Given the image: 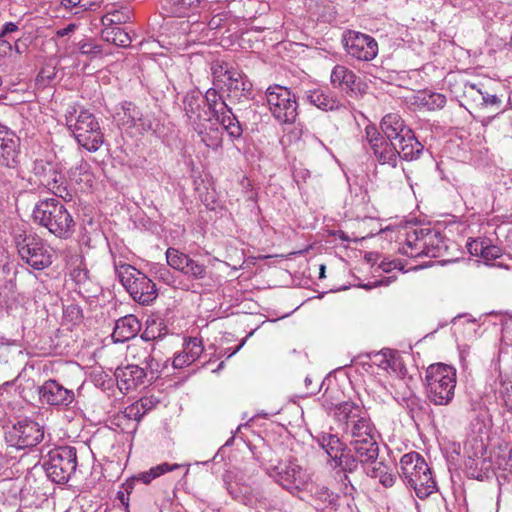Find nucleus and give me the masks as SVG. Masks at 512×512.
<instances>
[{
  "label": "nucleus",
  "mask_w": 512,
  "mask_h": 512,
  "mask_svg": "<svg viewBox=\"0 0 512 512\" xmlns=\"http://www.w3.org/2000/svg\"><path fill=\"white\" fill-rule=\"evenodd\" d=\"M383 135L374 125L365 128V139L381 164L397 165L398 158L412 161L422 154L424 146L397 113L386 114L380 123Z\"/></svg>",
  "instance_id": "1"
},
{
  "label": "nucleus",
  "mask_w": 512,
  "mask_h": 512,
  "mask_svg": "<svg viewBox=\"0 0 512 512\" xmlns=\"http://www.w3.org/2000/svg\"><path fill=\"white\" fill-rule=\"evenodd\" d=\"M411 226H386L378 234L398 243V251L411 258L443 257L448 250V240L436 228L411 230Z\"/></svg>",
  "instance_id": "2"
},
{
  "label": "nucleus",
  "mask_w": 512,
  "mask_h": 512,
  "mask_svg": "<svg viewBox=\"0 0 512 512\" xmlns=\"http://www.w3.org/2000/svg\"><path fill=\"white\" fill-rule=\"evenodd\" d=\"M399 476L415 491L420 499H425L437 490L436 481L424 457L418 452H409L400 459Z\"/></svg>",
  "instance_id": "3"
},
{
  "label": "nucleus",
  "mask_w": 512,
  "mask_h": 512,
  "mask_svg": "<svg viewBox=\"0 0 512 512\" xmlns=\"http://www.w3.org/2000/svg\"><path fill=\"white\" fill-rule=\"evenodd\" d=\"M66 125L73 133L79 145L89 152H96L102 146L104 136L93 113L87 109H80L75 106L67 109L65 114Z\"/></svg>",
  "instance_id": "4"
},
{
  "label": "nucleus",
  "mask_w": 512,
  "mask_h": 512,
  "mask_svg": "<svg viewBox=\"0 0 512 512\" xmlns=\"http://www.w3.org/2000/svg\"><path fill=\"white\" fill-rule=\"evenodd\" d=\"M335 418L342 424L343 435L348 443L376 436L367 412L354 402L346 401L337 405Z\"/></svg>",
  "instance_id": "5"
},
{
  "label": "nucleus",
  "mask_w": 512,
  "mask_h": 512,
  "mask_svg": "<svg viewBox=\"0 0 512 512\" xmlns=\"http://www.w3.org/2000/svg\"><path fill=\"white\" fill-rule=\"evenodd\" d=\"M266 472L275 483L292 495L308 491L312 485V474L295 458L269 465Z\"/></svg>",
  "instance_id": "6"
},
{
  "label": "nucleus",
  "mask_w": 512,
  "mask_h": 512,
  "mask_svg": "<svg viewBox=\"0 0 512 512\" xmlns=\"http://www.w3.org/2000/svg\"><path fill=\"white\" fill-rule=\"evenodd\" d=\"M427 397L435 405H448L454 398L456 370L446 364L436 363L426 371Z\"/></svg>",
  "instance_id": "7"
},
{
  "label": "nucleus",
  "mask_w": 512,
  "mask_h": 512,
  "mask_svg": "<svg viewBox=\"0 0 512 512\" xmlns=\"http://www.w3.org/2000/svg\"><path fill=\"white\" fill-rule=\"evenodd\" d=\"M119 280L134 301L149 305L157 298L155 283L135 267L124 264L117 270Z\"/></svg>",
  "instance_id": "8"
},
{
  "label": "nucleus",
  "mask_w": 512,
  "mask_h": 512,
  "mask_svg": "<svg viewBox=\"0 0 512 512\" xmlns=\"http://www.w3.org/2000/svg\"><path fill=\"white\" fill-rule=\"evenodd\" d=\"M32 172L38 179L39 184L49 192L62 198L64 201L72 200V190L60 164L42 159L35 160Z\"/></svg>",
  "instance_id": "9"
},
{
  "label": "nucleus",
  "mask_w": 512,
  "mask_h": 512,
  "mask_svg": "<svg viewBox=\"0 0 512 512\" xmlns=\"http://www.w3.org/2000/svg\"><path fill=\"white\" fill-rule=\"evenodd\" d=\"M77 467L76 449L71 446L58 447L51 450L43 462L47 477L54 483L68 482Z\"/></svg>",
  "instance_id": "10"
},
{
  "label": "nucleus",
  "mask_w": 512,
  "mask_h": 512,
  "mask_svg": "<svg viewBox=\"0 0 512 512\" xmlns=\"http://www.w3.org/2000/svg\"><path fill=\"white\" fill-rule=\"evenodd\" d=\"M212 75L214 86L225 89L231 99L240 100L250 97L252 83L238 69L228 64H215L212 67Z\"/></svg>",
  "instance_id": "11"
},
{
  "label": "nucleus",
  "mask_w": 512,
  "mask_h": 512,
  "mask_svg": "<svg viewBox=\"0 0 512 512\" xmlns=\"http://www.w3.org/2000/svg\"><path fill=\"white\" fill-rule=\"evenodd\" d=\"M266 100L273 117L281 124L294 123L298 115V103L295 94L281 85L269 86Z\"/></svg>",
  "instance_id": "12"
},
{
  "label": "nucleus",
  "mask_w": 512,
  "mask_h": 512,
  "mask_svg": "<svg viewBox=\"0 0 512 512\" xmlns=\"http://www.w3.org/2000/svg\"><path fill=\"white\" fill-rule=\"evenodd\" d=\"M217 88L216 86L209 88L205 93L204 100L209 109L208 114L215 118L232 140L239 139L243 133L240 122L225 103Z\"/></svg>",
  "instance_id": "13"
},
{
  "label": "nucleus",
  "mask_w": 512,
  "mask_h": 512,
  "mask_svg": "<svg viewBox=\"0 0 512 512\" xmlns=\"http://www.w3.org/2000/svg\"><path fill=\"white\" fill-rule=\"evenodd\" d=\"M18 253L30 267L43 270L52 264L53 253L39 238L25 234H15Z\"/></svg>",
  "instance_id": "14"
},
{
  "label": "nucleus",
  "mask_w": 512,
  "mask_h": 512,
  "mask_svg": "<svg viewBox=\"0 0 512 512\" xmlns=\"http://www.w3.org/2000/svg\"><path fill=\"white\" fill-rule=\"evenodd\" d=\"M43 437V427L29 419L18 421L5 432L7 445L16 449L34 447L43 440Z\"/></svg>",
  "instance_id": "15"
},
{
  "label": "nucleus",
  "mask_w": 512,
  "mask_h": 512,
  "mask_svg": "<svg viewBox=\"0 0 512 512\" xmlns=\"http://www.w3.org/2000/svg\"><path fill=\"white\" fill-rule=\"evenodd\" d=\"M346 53L358 61H371L378 54V43L370 35L348 31L343 37Z\"/></svg>",
  "instance_id": "16"
},
{
  "label": "nucleus",
  "mask_w": 512,
  "mask_h": 512,
  "mask_svg": "<svg viewBox=\"0 0 512 512\" xmlns=\"http://www.w3.org/2000/svg\"><path fill=\"white\" fill-rule=\"evenodd\" d=\"M20 163V138L0 122V167L8 168L10 175H18Z\"/></svg>",
  "instance_id": "17"
},
{
  "label": "nucleus",
  "mask_w": 512,
  "mask_h": 512,
  "mask_svg": "<svg viewBox=\"0 0 512 512\" xmlns=\"http://www.w3.org/2000/svg\"><path fill=\"white\" fill-rule=\"evenodd\" d=\"M330 83L349 97H358L366 92V85L356 73L345 65H335L330 73Z\"/></svg>",
  "instance_id": "18"
},
{
  "label": "nucleus",
  "mask_w": 512,
  "mask_h": 512,
  "mask_svg": "<svg viewBox=\"0 0 512 512\" xmlns=\"http://www.w3.org/2000/svg\"><path fill=\"white\" fill-rule=\"evenodd\" d=\"M37 224H70L73 220L65 207L55 199L39 202L33 210Z\"/></svg>",
  "instance_id": "19"
},
{
  "label": "nucleus",
  "mask_w": 512,
  "mask_h": 512,
  "mask_svg": "<svg viewBox=\"0 0 512 512\" xmlns=\"http://www.w3.org/2000/svg\"><path fill=\"white\" fill-rule=\"evenodd\" d=\"M123 117L119 118L121 125L134 128L139 134L154 131L155 118L151 113H143L132 102L122 104Z\"/></svg>",
  "instance_id": "20"
},
{
  "label": "nucleus",
  "mask_w": 512,
  "mask_h": 512,
  "mask_svg": "<svg viewBox=\"0 0 512 512\" xmlns=\"http://www.w3.org/2000/svg\"><path fill=\"white\" fill-rule=\"evenodd\" d=\"M38 392L40 400L51 406H68L75 399L73 390L65 388L53 379L45 381Z\"/></svg>",
  "instance_id": "21"
},
{
  "label": "nucleus",
  "mask_w": 512,
  "mask_h": 512,
  "mask_svg": "<svg viewBox=\"0 0 512 512\" xmlns=\"http://www.w3.org/2000/svg\"><path fill=\"white\" fill-rule=\"evenodd\" d=\"M72 266L70 276L78 285L79 293L87 298L96 296L100 287L91 281L84 259L81 256L72 258Z\"/></svg>",
  "instance_id": "22"
},
{
  "label": "nucleus",
  "mask_w": 512,
  "mask_h": 512,
  "mask_svg": "<svg viewBox=\"0 0 512 512\" xmlns=\"http://www.w3.org/2000/svg\"><path fill=\"white\" fill-rule=\"evenodd\" d=\"M115 376L121 390H135L144 383L147 378L145 372L138 364H128L125 367L117 368Z\"/></svg>",
  "instance_id": "23"
},
{
  "label": "nucleus",
  "mask_w": 512,
  "mask_h": 512,
  "mask_svg": "<svg viewBox=\"0 0 512 512\" xmlns=\"http://www.w3.org/2000/svg\"><path fill=\"white\" fill-rule=\"evenodd\" d=\"M306 100L323 111L338 110L342 103L329 88H315L306 91Z\"/></svg>",
  "instance_id": "24"
},
{
  "label": "nucleus",
  "mask_w": 512,
  "mask_h": 512,
  "mask_svg": "<svg viewBox=\"0 0 512 512\" xmlns=\"http://www.w3.org/2000/svg\"><path fill=\"white\" fill-rule=\"evenodd\" d=\"M310 503L318 511L330 509L332 511L339 504V495L322 485L309 487Z\"/></svg>",
  "instance_id": "25"
},
{
  "label": "nucleus",
  "mask_w": 512,
  "mask_h": 512,
  "mask_svg": "<svg viewBox=\"0 0 512 512\" xmlns=\"http://www.w3.org/2000/svg\"><path fill=\"white\" fill-rule=\"evenodd\" d=\"M204 100L194 93H188L184 97V111L189 124L194 127L204 121H208L211 116L203 110Z\"/></svg>",
  "instance_id": "26"
},
{
  "label": "nucleus",
  "mask_w": 512,
  "mask_h": 512,
  "mask_svg": "<svg viewBox=\"0 0 512 512\" xmlns=\"http://www.w3.org/2000/svg\"><path fill=\"white\" fill-rule=\"evenodd\" d=\"M141 330V323L135 315L129 314L116 321L112 337L115 342L134 338Z\"/></svg>",
  "instance_id": "27"
},
{
  "label": "nucleus",
  "mask_w": 512,
  "mask_h": 512,
  "mask_svg": "<svg viewBox=\"0 0 512 512\" xmlns=\"http://www.w3.org/2000/svg\"><path fill=\"white\" fill-rule=\"evenodd\" d=\"M193 130L199 135L201 142H203L207 148L217 150L222 146V129L212 123L211 118H209L208 121L195 125Z\"/></svg>",
  "instance_id": "28"
},
{
  "label": "nucleus",
  "mask_w": 512,
  "mask_h": 512,
  "mask_svg": "<svg viewBox=\"0 0 512 512\" xmlns=\"http://www.w3.org/2000/svg\"><path fill=\"white\" fill-rule=\"evenodd\" d=\"M202 341L198 338H190L183 345V351L177 354L172 362L175 369H182L195 362L203 352Z\"/></svg>",
  "instance_id": "29"
},
{
  "label": "nucleus",
  "mask_w": 512,
  "mask_h": 512,
  "mask_svg": "<svg viewBox=\"0 0 512 512\" xmlns=\"http://www.w3.org/2000/svg\"><path fill=\"white\" fill-rule=\"evenodd\" d=\"M464 470L469 478L483 480L492 472L490 456L468 457L464 460Z\"/></svg>",
  "instance_id": "30"
},
{
  "label": "nucleus",
  "mask_w": 512,
  "mask_h": 512,
  "mask_svg": "<svg viewBox=\"0 0 512 512\" xmlns=\"http://www.w3.org/2000/svg\"><path fill=\"white\" fill-rule=\"evenodd\" d=\"M347 445H349L350 451H354L363 463L375 462L378 458L379 446L376 436L358 440V442L351 441Z\"/></svg>",
  "instance_id": "31"
},
{
  "label": "nucleus",
  "mask_w": 512,
  "mask_h": 512,
  "mask_svg": "<svg viewBox=\"0 0 512 512\" xmlns=\"http://www.w3.org/2000/svg\"><path fill=\"white\" fill-rule=\"evenodd\" d=\"M224 486L233 499L238 501H245L251 492V488L242 482L233 471H226L223 474Z\"/></svg>",
  "instance_id": "32"
},
{
  "label": "nucleus",
  "mask_w": 512,
  "mask_h": 512,
  "mask_svg": "<svg viewBox=\"0 0 512 512\" xmlns=\"http://www.w3.org/2000/svg\"><path fill=\"white\" fill-rule=\"evenodd\" d=\"M371 465L367 470V475L371 478L378 479L379 482L386 488H390L394 485L396 475L392 467L387 466L384 462L375 460V462L369 463Z\"/></svg>",
  "instance_id": "33"
},
{
  "label": "nucleus",
  "mask_w": 512,
  "mask_h": 512,
  "mask_svg": "<svg viewBox=\"0 0 512 512\" xmlns=\"http://www.w3.org/2000/svg\"><path fill=\"white\" fill-rule=\"evenodd\" d=\"M167 359H164L160 351L155 349L149 355L142 369L147 372L149 380H156L161 375L162 371L167 367Z\"/></svg>",
  "instance_id": "34"
},
{
  "label": "nucleus",
  "mask_w": 512,
  "mask_h": 512,
  "mask_svg": "<svg viewBox=\"0 0 512 512\" xmlns=\"http://www.w3.org/2000/svg\"><path fill=\"white\" fill-rule=\"evenodd\" d=\"M168 333L164 320L159 317H148L146 328L141 335L145 342L163 338Z\"/></svg>",
  "instance_id": "35"
},
{
  "label": "nucleus",
  "mask_w": 512,
  "mask_h": 512,
  "mask_svg": "<svg viewBox=\"0 0 512 512\" xmlns=\"http://www.w3.org/2000/svg\"><path fill=\"white\" fill-rule=\"evenodd\" d=\"M318 444L325 450L329 458L334 462L340 453L346 448L341 440L333 434H322L317 437Z\"/></svg>",
  "instance_id": "36"
},
{
  "label": "nucleus",
  "mask_w": 512,
  "mask_h": 512,
  "mask_svg": "<svg viewBox=\"0 0 512 512\" xmlns=\"http://www.w3.org/2000/svg\"><path fill=\"white\" fill-rule=\"evenodd\" d=\"M334 467H340L344 472H355L360 465H366L367 463H363L359 457L354 453V451H350L349 445L346 444V448L340 453L338 458L333 462Z\"/></svg>",
  "instance_id": "37"
},
{
  "label": "nucleus",
  "mask_w": 512,
  "mask_h": 512,
  "mask_svg": "<svg viewBox=\"0 0 512 512\" xmlns=\"http://www.w3.org/2000/svg\"><path fill=\"white\" fill-rule=\"evenodd\" d=\"M201 0H167L165 9L176 17H183L198 9Z\"/></svg>",
  "instance_id": "38"
},
{
  "label": "nucleus",
  "mask_w": 512,
  "mask_h": 512,
  "mask_svg": "<svg viewBox=\"0 0 512 512\" xmlns=\"http://www.w3.org/2000/svg\"><path fill=\"white\" fill-rule=\"evenodd\" d=\"M179 467H180L179 464L161 463L157 466L150 468L148 471L138 473L137 475H135V478L138 480V482H141V483L147 485V484L151 483V481L156 479L157 477H159L167 472L178 469Z\"/></svg>",
  "instance_id": "39"
},
{
  "label": "nucleus",
  "mask_w": 512,
  "mask_h": 512,
  "mask_svg": "<svg viewBox=\"0 0 512 512\" xmlns=\"http://www.w3.org/2000/svg\"><path fill=\"white\" fill-rule=\"evenodd\" d=\"M154 350L152 345H144L143 343H133L127 347V358L133 360L138 366H143L149 355Z\"/></svg>",
  "instance_id": "40"
},
{
  "label": "nucleus",
  "mask_w": 512,
  "mask_h": 512,
  "mask_svg": "<svg viewBox=\"0 0 512 512\" xmlns=\"http://www.w3.org/2000/svg\"><path fill=\"white\" fill-rule=\"evenodd\" d=\"M463 451L464 458L487 455V449L484 440L481 437L475 435L467 438L464 443Z\"/></svg>",
  "instance_id": "41"
},
{
  "label": "nucleus",
  "mask_w": 512,
  "mask_h": 512,
  "mask_svg": "<svg viewBox=\"0 0 512 512\" xmlns=\"http://www.w3.org/2000/svg\"><path fill=\"white\" fill-rule=\"evenodd\" d=\"M90 169V164L84 159H81L79 163H77L74 167L70 169V179L75 181L76 183H85L91 186L92 174Z\"/></svg>",
  "instance_id": "42"
},
{
  "label": "nucleus",
  "mask_w": 512,
  "mask_h": 512,
  "mask_svg": "<svg viewBox=\"0 0 512 512\" xmlns=\"http://www.w3.org/2000/svg\"><path fill=\"white\" fill-rule=\"evenodd\" d=\"M372 362L374 365L383 370H396L397 359L395 357L394 351L390 349H383L380 352L374 354Z\"/></svg>",
  "instance_id": "43"
},
{
  "label": "nucleus",
  "mask_w": 512,
  "mask_h": 512,
  "mask_svg": "<svg viewBox=\"0 0 512 512\" xmlns=\"http://www.w3.org/2000/svg\"><path fill=\"white\" fill-rule=\"evenodd\" d=\"M484 86L482 84L465 83L463 88V96L465 100L475 107H479L483 99Z\"/></svg>",
  "instance_id": "44"
},
{
  "label": "nucleus",
  "mask_w": 512,
  "mask_h": 512,
  "mask_svg": "<svg viewBox=\"0 0 512 512\" xmlns=\"http://www.w3.org/2000/svg\"><path fill=\"white\" fill-rule=\"evenodd\" d=\"M190 257L175 248H168L166 251L167 264L180 272H182L184 266L187 264Z\"/></svg>",
  "instance_id": "45"
},
{
  "label": "nucleus",
  "mask_w": 512,
  "mask_h": 512,
  "mask_svg": "<svg viewBox=\"0 0 512 512\" xmlns=\"http://www.w3.org/2000/svg\"><path fill=\"white\" fill-rule=\"evenodd\" d=\"M182 273L192 279L201 280L207 275V267L190 257Z\"/></svg>",
  "instance_id": "46"
},
{
  "label": "nucleus",
  "mask_w": 512,
  "mask_h": 512,
  "mask_svg": "<svg viewBox=\"0 0 512 512\" xmlns=\"http://www.w3.org/2000/svg\"><path fill=\"white\" fill-rule=\"evenodd\" d=\"M421 100L423 105L426 106L429 110L441 109L445 106L447 101L444 94L437 92L425 93Z\"/></svg>",
  "instance_id": "47"
},
{
  "label": "nucleus",
  "mask_w": 512,
  "mask_h": 512,
  "mask_svg": "<svg viewBox=\"0 0 512 512\" xmlns=\"http://www.w3.org/2000/svg\"><path fill=\"white\" fill-rule=\"evenodd\" d=\"M183 232L186 234L185 242H190L197 246L204 243L205 231L203 226H194L189 233L185 229Z\"/></svg>",
  "instance_id": "48"
},
{
  "label": "nucleus",
  "mask_w": 512,
  "mask_h": 512,
  "mask_svg": "<svg viewBox=\"0 0 512 512\" xmlns=\"http://www.w3.org/2000/svg\"><path fill=\"white\" fill-rule=\"evenodd\" d=\"M403 401L412 415L418 414V412L422 411L424 408L423 401L412 392H409V395L404 397Z\"/></svg>",
  "instance_id": "49"
},
{
  "label": "nucleus",
  "mask_w": 512,
  "mask_h": 512,
  "mask_svg": "<svg viewBox=\"0 0 512 512\" xmlns=\"http://www.w3.org/2000/svg\"><path fill=\"white\" fill-rule=\"evenodd\" d=\"M502 106V100L495 94L489 93L487 90H483V99L481 100L479 108H492L494 110H500Z\"/></svg>",
  "instance_id": "50"
},
{
  "label": "nucleus",
  "mask_w": 512,
  "mask_h": 512,
  "mask_svg": "<svg viewBox=\"0 0 512 512\" xmlns=\"http://www.w3.org/2000/svg\"><path fill=\"white\" fill-rule=\"evenodd\" d=\"M500 393L504 406L508 411L512 412V378L506 379L501 382Z\"/></svg>",
  "instance_id": "51"
},
{
  "label": "nucleus",
  "mask_w": 512,
  "mask_h": 512,
  "mask_svg": "<svg viewBox=\"0 0 512 512\" xmlns=\"http://www.w3.org/2000/svg\"><path fill=\"white\" fill-rule=\"evenodd\" d=\"M124 413L127 418L136 421H140L146 414L145 410H143V405L139 402H135L126 407Z\"/></svg>",
  "instance_id": "52"
},
{
  "label": "nucleus",
  "mask_w": 512,
  "mask_h": 512,
  "mask_svg": "<svg viewBox=\"0 0 512 512\" xmlns=\"http://www.w3.org/2000/svg\"><path fill=\"white\" fill-rule=\"evenodd\" d=\"M334 512H358L353 499L347 497L341 498L339 496V504L332 509Z\"/></svg>",
  "instance_id": "53"
},
{
  "label": "nucleus",
  "mask_w": 512,
  "mask_h": 512,
  "mask_svg": "<svg viewBox=\"0 0 512 512\" xmlns=\"http://www.w3.org/2000/svg\"><path fill=\"white\" fill-rule=\"evenodd\" d=\"M113 34H114V37H113L112 41L117 46L127 47L130 45V43H131L130 36L128 35V33L123 31L121 28H116L115 30H113Z\"/></svg>",
  "instance_id": "54"
},
{
  "label": "nucleus",
  "mask_w": 512,
  "mask_h": 512,
  "mask_svg": "<svg viewBox=\"0 0 512 512\" xmlns=\"http://www.w3.org/2000/svg\"><path fill=\"white\" fill-rule=\"evenodd\" d=\"M78 49L81 54L83 55H96L101 52V49L99 46L93 44L89 40L80 41L78 43Z\"/></svg>",
  "instance_id": "55"
},
{
  "label": "nucleus",
  "mask_w": 512,
  "mask_h": 512,
  "mask_svg": "<svg viewBox=\"0 0 512 512\" xmlns=\"http://www.w3.org/2000/svg\"><path fill=\"white\" fill-rule=\"evenodd\" d=\"M45 228H47L51 234L61 239L69 238L73 233L72 226H45Z\"/></svg>",
  "instance_id": "56"
},
{
  "label": "nucleus",
  "mask_w": 512,
  "mask_h": 512,
  "mask_svg": "<svg viewBox=\"0 0 512 512\" xmlns=\"http://www.w3.org/2000/svg\"><path fill=\"white\" fill-rule=\"evenodd\" d=\"M497 465L500 469L507 472L512 479V446L507 456L498 457Z\"/></svg>",
  "instance_id": "57"
},
{
  "label": "nucleus",
  "mask_w": 512,
  "mask_h": 512,
  "mask_svg": "<svg viewBox=\"0 0 512 512\" xmlns=\"http://www.w3.org/2000/svg\"><path fill=\"white\" fill-rule=\"evenodd\" d=\"M486 244L484 240H472L467 243V249L471 255L481 257Z\"/></svg>",
  "instance_id": "58"
},
{
  "label": "nucleus",
  "mask_w": 512,
  "mask_h": 512,
  "mask_svg": "<svg viewBox=\"0 0 512 512\" xmlns=\"http://www.w3.org/2000/svg\"><path fill=\"white\" fill-rule=\"evenodd\" d=\"M501 255V250L499 247L494 245L486 244L484 251L481 255V258L485 261H491L498 258Z\"/></svg>",
  "instance_id": "59"
},
{
  "label": "nucleus",
  "mask_w": 512,
  "mask_h": 512,
  "mask_svg": "<svg viewBox=\"0 0 512 512\" xmlns=\"http://www.w3.org/2000/svg\"><path fill=\"white\" fill-rule=\"evenodd\" d=\"M110 16L109 21L112 23H125L130 19L129 11L123 12L115 10L113 12H109L106 15V18Z\"/></svg>",
  "instance_id": "60"
},
{
  "label": "nucleus",
  "mask_w": 512,
  "mask_h": 512,
  "mask_svg": "<svg viewBox=\"0 0 512 512\" xmlns=\"http://www.w3.org/2000/svg\"><path fill=\"white\" fill-rule=\"evenodd\" d=\"M379 268H381L384 272H390L394 269L403 270V267L401 266V262L399 260H382L379 264Z\"/></svg>",
  "instance_id": "61"
},
{
  "label": "nucleus",
  "mask_w": 512,
  "mask_h": 512,
  "mask_svg": "<svg viewBox=\"0 0 512 512\" xmlns=\"http://www.w3.org/2000/svg\"><path fill=\"white\" fill-rule=\"evenodd\" d=\"M19 30L18 25L14 22H7L2 26L0 31L1 37H6L9 34L17 32Z\"/></svg>",
  "instance_id": "62"
},
{
  "label": "nucleus",
  "mask_w": 512,
  "mask_h": 512,
  "mask_svg": "<svg viewBox=\"0 0 512 512\" xmlns=\"http://www.w3.org/2000/svg\"><path fill=\"white\" fill-rule=\"evenodd\" d=\"M224 19H225V15H223V14L215 15L210 19L208 25L211 29H218V28L222 27V21Z\"/></svg>",
  "instance_id": "63"
},
{
  "label": "nucleus",
  "mask_w": 512,
  "mask_h": 512,
  "mask_svg": "<svg viewBox=\"0 0 512 512\" xmlns=\"http://www.w3.org/2000/svg\"><path fill=\"white\" fill-rule=\"evenodd\" d=\"M138 482V480L135 478V475L131 478L127 479L126 482L122 485V490L126 492L127 495H129L132 490L135 487V484Z\"/></svg>",
  "instance_id": "64"
}]
</instances>
